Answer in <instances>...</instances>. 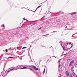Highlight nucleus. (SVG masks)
I'll return each mask as SVG.
<instances>
[{
  "label": "nucleus",
  "instance_id": "nucleus-1",
  "mask_svg": "<svg viewBox=\"0 0 77 77\" xmlns=\"http://www.w3.org/2000/svg\"><path fill=\"white\" fill-rule=\"evenodd\" d=\"M74 62V60L71 61L69 64V66H72V63H73Z\"/></svg>",
  "mask_w": 77,
  "mask_h": 77
},
{
  "label": "nucleus",
  "instance_id": "nucleus-2",
  "mask_svg": "<svg viewBox=\"0 0 77 77\" xmlns=\"http://www.w3.org/2000/svg\"><path fill=\"white\" fill-rule=\"evenodd\" d=\"M65 73L67 76H69V72H68V71H66V72Z\"/></svg>",
  "mask_w": 77,
  "mask_h": 77
},
{
  "label": "nucleus",
  "instance_id": "nucleus-3",
  "mask_svg": "<svg viewBox=\"0 0 77 77\" xmlns=\"http://www.w3.org/2000/svg\"><path fill=\"white\" fill-rule=\"evenodd\" d=\"M40 7H41V6H38L36 9L35 11V12H36V11H37V9H38V8H39Z\"/></svg>",
  "mask_w": 77,
  "mask_h": 77
},
{
  "label": "nucleus",
  "instance_id": "nucleus-4",
  "mask_svg": "<svg viewBox=\"0 0 77 77\" xmlns=\"http://www.w3.org/2000/svg\"><path fill=\"white\" fill-rule=\"evenodd\" d=\"M74 14H76V13L75 12L72 13L71 14V15H74Z\"/></svg>",
  "mask_w": 77,
  "mask_h": 77
},
{
  "label": "nucleus",
  "instance_id": "nucleus-5",
  "mask_svg": "<svg viewBox=\"0 0 77 77\" xmlns=\"http://www.w3.org/2000/svg\"><path fill=\"white\" fill-rule=\"evenodd\" d=\"M73 77H77V75H73Z\"/></svg>",
  "mask_w": 77,
  "mask_h": 77
},
{
  "label": "nucleus",
  "instance_id": "nucleus-6",
  "mask_svg": "<svg viewBox=\"0 0 77 77\" xmlns=\"http://www.w3.org/2000/svg\"><path fill=\"white\" fill-rule=\"evenodd\" d=\"M26 67H23L21 69H26Z\"/></svg>",
  "mask_w": 77,
  "mask_h": 77
},
{
  "label": "nucleus",
  "instance_id": "nucleus-7",
  "mask_svg": "<svg viewBox=\"0 0 77 77\" xmlns=\"http://www.w3.org/2000/svg\"><path fill=\"white\" fill-rule=\"evenodd\" d=\"M8 59L10 58L11 59H13V57H9L8 58Z\"/></svg>",
  "mask_w": 77,
  "mask_h": 77
},
{
  "label": "nucleus",
  "instance_id": "nucleus-8",
  "mask_svg": "<svg viewBox=\"0 0 77 77\" xmlns=\"http://www.w3.org/2000/svg\"><path fill=\"white\" fill-rule=\"evenodd\" d=\"M33 68L34 69H36V66H34L33 67Z\"/></svg>",
  "mask_w": 77,
  "mask_h": 77
},
{
  "label": "nucleus",
  "instance_id": "nucleus-9",
  "mask_svg": "<svg viewBox=\"0 0 77 77\" xmlns=\"http://www.w3.org/2000/svg\"><path fill=\"white\" fill-rule=\"evenodd\" d=\"M63 50H65V47H63Z\"/></svg>",
  "mask_w": 77,
  "mask_h": 77
},
{
  "label": "nucleus",
  "instance_id": "nucleus-10",
  "mask_svg": "<svg viewBox=\"0 0 77 77\" xmlns=\"http://www.w3.org/2000/svg\"><path fill=\"white\" fill-rule=\"evenodd\" d=\"M38 69H38V68H35V70H38Z\"/></svg>",
  "mask_w": 77,
  "mask_h": 77
},
{
  "label": "nucleus",
  "instance_id": "nucleus-11",
  "mask_svg": "<svg viewBox=\"0 0 77 77\" xmlns=\"http://www.w3.org/2000/svg\"><path fill=\"white\" fill-rule=\"evenodd\" d=\"M24 48H26V47H23V48L22 49H24Z\"/></svg>",
  "mask_w": 77,
  "mask_h": 77
},
{
  "label": "nucleus",
  "instance_id": "nucleus-12",
  "mask_svg": "<svg viewBox=\"0 0 77 77\" xmlns=\"http://www.w3.org/2000/svg\"><path fill=\"white\" fill-rule=\"evenodd\" d=\"M2 26L3 27H5V25L4 24H3Z\"/></svg>",
  "mask_w": 77,
  "mask_h": 77
},
{
  "label": "nucleus",
  "instance_id": "nucleus-13",
  "mask_svg": "<svg viewBox=\"0 0 77 77\" xmlns=\"http://www.w3.org/2000/svg\"><path fill=\"white\" fill-rule=\"evenodd\" d=\"M5 51H6V52H8V49H6Z\"/></svg>",
  "mask_w": 77,
  "mask_h": 77
},
{
  "label": "nucleus",
  "instance_id": "nucleus-14",
  "mask_svg": "<svg viewBox=\"0 0 77 77\" xmlns=\"http://www.w3.org/2000/svg\"><path fill=\"white\" fill-rule=\"evenodd\" d=\"M45 69L44 71H43V73H45Z\"/></svg>",
  "mask_w": 77,
  "mask_h": 77
},
{
  "label": "nucleus",
  "instance_id": "nucleus-15",
  "mask_svg": "<svg viewBox=\"0 0 77 77\" xmlns=\"http://www.w3.org/2000/svg\"><path fill=\"white\" fill-rule=\"evenodd\" d=\"M42 29V27H41L39 29H38V30H40V29Z\"/></svg>",
  "mask_w": 77,
  "mask_h": 77
},
{
  "label": "nucleus",
  "instance_id": "nucleus-16",
  "mask_svg": "<svg viewBox=\"0 0 77 77\" xmlns=\"http://www.w3.org/2000/svg\"><path fill=\"white\" fill-rule=\"evenodd\" d=\"M12 70H14V69H12L10 70L11 71H12Z\"/></svg>",
  "mask_w": 77,
  "mask_h": 77
},
{
  "label": "nucleus",
  "instance_id": "nucleus-17",
  "mask_svg": "<svg viewBox=\"0 0 77 77\" xmlns=\"http://www.w3.org/2000/svg\"><path fill=\"white\" fill-rule=\"evenodd\" d=\"M70 77H72V75H70Z\"/></svg>",
  "mask_w": 77,
  "mask_h": 77
},
{
  "label": "nucleus",
  "instance_id": "nucleus-18",
  "mask_svg": "<svg viewBox=\"0 0 77 77\" xmlns=\"http://www.w3.org/2000/svg\"><path fill=\"white\" fill-rule=\"evenodd\" d=\"M67 54V53H66L65 54H64V56H66Z\"/></svg>",
  "mask_w": 77,
  "mask_h": 77
},
{
  "label": "nucleus",
  "instance_id": "nucleus-19",
  "mask_svg": "<svg viewBox=\"0 0 77 77\" xmlns=\"http://www.w3.org/2000/svg\"><path fill=\"white\" fill-rule=\"evenodd\" d=\"M73 72V74H74V75H75V72Z\"/></svg>",
  "mask_w": 77,
  "mask_h": 77
},
{
  "label": "nucleus",
  "instance_id": "nucleus-20",
  "mask_svg": "<svg viewBox=\"0 0 77 77\" xmlns=\"http://www.w3.org/2000/svg\"><path fill=\"white\" fill-rule=\"evenodd\" d=\"M58 68H60V65H59Z\"/></svg>",
  "mask_w": 77,
  "mask_h": 77
},
{
  "label": "nucleus",
  "instance_id": "nucleus-21",
  "mask_svg": "<svg viewBox=\"0 0 77 77\" xmlns=\"http://www.w3.org/2000/svg\"><path fill=\"white\" fill-rule=\"evenodd\" d=\"M68 60H70V59L69 58V59H68Z\"/></svg>",
  "mask_w": 77,
  "mask_h": 77
},
{
  "label": "nucleus",
  "instance_id": "nucleus-22",
  "mask_svg": "<svg viewBox=\"0 0 77 77\" xmlns=\"http://www.w3.org/2000/svg\"><path fill=\"white\" fill-rule=\"evenodd\" d=\"M10 72L9 70L8 71V72Z\"/></svg>",
  "mask_w": 77,
  "mask_h": 77
},
{
  "label": "nucleus",
  "instance_id": "nucleus-23",
  "mask_svg": "<svg viewBox=\"0 0 77 77\" xmlns=\"http://www.w3.org/2000/svg\"><path fill=\"white\" fill-rule=\"evenodd\" d=\"M29 69L31 70H32V69Z\"/></svg>",
  "mask_w": 77,
  "mask_h": 77
},
{
  "label": "nucleus",
  "instance_id": "nucleus-24",
  "mask_svg": "<svg viewBox=\"0 0 77 77\" xmlns=\"http://www.w3.org/2000/svg\"><path fill=\"white\" fill-rule=\"evenodd\" d=\"M71 43H69V45H71Z\"/></svg>",
  "mask_w": 77,
  "mask_h": 77
},
{
  "label": "nucleus",
  "instance_id": "nucleus-25",
  "mask_svg": "<svg viewBox=\"0 0 77 77\" xmlns=\"http://www.w3.org/2000/svg\"><path fill=\"white\" fill-rule=\"evenodd\" d=\"M24 20H26V19H25V18L24 19Z\"/></svg>",
  "mask_w": 77,
  "mask_h": 77
},
{
  "label": "nucleus",
  "instance_id": "nucleus-26",
  "mask_svg": "<svg viewBox=\"0 0 77 77\" xmlns=\"http://www.w3.org/2000/svg\"><path fill=\"white\" fill-rule=\"evenodd\" d=\"M59 62H60V60H59Z\"/></svg>",
  "mask_w": 77,
  "mask_h": 77
},
{
  "label": "nucleus",
  "instance_id": "nucleus-27",
  "mask_svg": "<svg viewBox=\"0 0 77 77\" xmlns=\"http://www.w3.org/2000/svg\"><path fill=\"white\" fill-rule=\"evenodd\" d=\"M67 45H68V43H67Z\"/></svg>",
  "mask_w": 77,
  "mask_h": 77
},
{
  "label": "nucleus",
  "instance_id": "nucleus-28",
  "mask_svg": "<svg viewBox=\"0 0 77 77\" xmlns=\"http://www.w3.org/2000/svg\"><path fill=\"white\" fill-rule=\"evenodd\" d=\"M27 21H28V20H26Z\"/></svg>",
  "mask_w": 77,
  "mask_h": 77
},
{
  "label": "nucleus",
  "instance_id": "nucleus-29",
  "mask_svg": "<svg viewBox=\"0 0 77 77\" xmlns=\"http://www.w3.org/2000/svg\"><path fill=\"white\" fill-rule=\"evenodd\" d=\"M36 24V23H35L34 24Z\"/></svg>",
  "mask_w": 77,
  "mask_h": 77
},
{
  "label": "nucleus",
  "instance_id": "nucleus-30",
  "mask_svg": "<svg viewBox=\"0 0 77 77\" xmlns=\"http://www.w3.org/2000/svg\"><path fill=\"white\" fill-rule=\"evenodd\" d=\"M61 46H62V44H61Z\"/></svg>",
  "mask_w": 77,
  "mask_h": 77
}]
</instances>
